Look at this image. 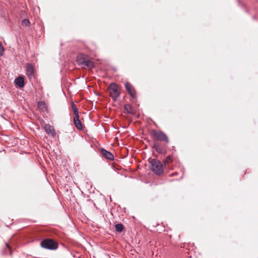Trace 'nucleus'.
I'll return each instance as SVG.
<instances>
[{
  "label": "nucleus",
  "instance_id": "nucleus-17",
  "mask_svg": "<svg viewBox=\"0 0 258 258\" xmlns=\"http://www.w3.org/2000/svg\"><path fill=\"white\" fill-rule=\"evenodd\" d=\"M124 109L127 113H132V107L130 104H125L124 106Z\"/></svg>",
  "mask_w": 258,
  "mask_h": 258
},
{
  "label": "nucleus",
  "instance_id": "nucleus-19",
  "mask_svg": "<svg viewBox=\"0 0 258 258\" xmlns=\"http://www.w3.org/2000/svg\"><path fill=\"white\" fill-rule=\"evenodd\" d=\"M4 52V48L2 44V43L0 42V55H3Z\"/></svg>",
  "mask_w": 258,
  "mask_h": 258
},
{
  "label": "nucleus",
  "instance_id": "nucleus-2",
  "mask_svg": "<svg viewBox=\"0 0 258 258\" xmlns=\"http://www.w3.org/2000/svg\"><path fill=\"white\" fill-rule=\"evenodd\" d=\"M42 247L49 249L55 250L58 248V244L56 242L51 239H45L40 242Z\"/></svg>",
  "mask_w": 258,
  "mask_h": 258
},
{
  "label": "nucleus",
  "instance_id": "nucleus-7",
  "mask_svg": "<svg viewBox=\"0 0 258 258\" xmlns=\"http://www.w3.org/2000/svg\"><path fill=\"white\" fill-rule=\"evenodd\" d=\"M153 147L155 149L156 151L159 154H166V150L161 146V145L157 142L154 143Z\"/></svg>",
  "mask_w": 258,
  "mask_h": 258
},
{
  "label": "nucleus",
  "instance_id": "nucleus-8",
  "mask_svg": "<svg viewBox=\"0 0 258 258\" xmlns=\"http://www.w3.org/2000/svg\"><path fill=\"white\" fill-rule=\"evenodd\" d=\"M101 153L102 155H103V156H104L106 159L110 161H112L114 160V156L113 155V154L111 152L107 151L106 150L103 148H101Z\"/></svg>",
  "mask_w": 258,
  "mask_h": 258
},
{
  "label": "nucleus",
  "instance_id": "nucleus-21",
  "mask_svg": "<svg viewBox=\"0 0 258 258\" xmlns=\"http://www.w3.org/2000/svg\"><path fill=\"white\" fill-rule=\"evenodd\" d=\"M72 107L73 111L78 110L77 106H76L74 102H72Z\"/></svg>",
  "mask_w": 258,
  "mask_h": 258
},
{
  "label": "nucleus",
  "instance_id": "nucleus-10",
  "mask_svg": "<svg viewBox=\"0 0 258 258\" xmlns=\"http://www.w3.org/2000/svg\"><path fill=\"white\" fill-rule=\"evenodd\" d=\"M15 82L16 84L20 88L24 86V79L22 77H19L15 79Z\"/></svg>",
  "mask_w": 258,
  "mask_h": 258
},
{
  "label": "nucleus",
  "instance_id": "nucleus-1",
  "mask_svg": "<svg viewBox=\"0 0 258 258\" xmlns=\"http://www.w3.org/2000/svg\"><path fill=\"white\" fill-rule=\"evenodd\" d=\"M151 170L155 174L160 175L163 172V166L161 162L157 159H153L150 162Z\"/></svg>",
  "mask_w": 258,
  "mask_h": 258
},
{
  "label": "nucleus",
  "instance_id": "nucleus-12",
  "mask_svg": "<svg viewBox=\"0 0 258 258\" xmlns=\"http://www.w3.org/2000/svg\"><path fill=\"white\" fill-rule=\"evenodd\" d=\"M82 67H86L89 69H92L94 67V63L88 58L87 60L84 62V64Z\"/></svg>",
  "mask_w": 258,
  "mask_h": 258
},
{
  "label": "nucleus",
  "instance_id": "nucleus-3",
  "mask_svg": "<svg viewBox=\"0 0 258 258\" xmlns=\"http://www.w3.org/2000/svg\"><path fill=\"white\" fill-rule=\"evenodd\" d=\"M153 136L154 138L161 142H165L168 143L169 141L167 135L161 131H153Z\"/></svg>",
  "mask_w": 258,
  "mask_h": 258
},
{
  "label": "nucleus",
  "instance_id": "nucleus-15",
  "mask_svg": "<svg viewBox=\"0 0 258 258\" xmlns=\"http://www.w3.org/2000/svg\"><path fill=\"white\" fill-rule=\"evenodd\" d=\"M123 229V226L121 223H117L115 225V230L117 232H121Z\"/></svg>",
  "mask_w": 258,
  "mask_h": 258
},
{
  "label": "nucleus",
  "instance_id": "nucleus-9",
  "mask_svg": "<svg viewBox=\"0 0 258 258\" xmlns=\"http://www.w3.org/2000/svg\"><path fill=\"white\" fill-rule=\"evenodd\" d=\"M44 129L45 132L48 135H51L54 136L55 135V131L53 128V127L50 125L49 124H45L44 126Z\"/></svg>",
  "mask_w": 258,
  "mask_h": 258
},
{
  "label": "nucleus",
  "instance_id": "nucleus-6",
  "mask_svg": "<svg viewBox=\"0 0 258 258\" xmlns=\"http://www.w3.org/2000/svg\"><path fill=\"white\" fill-rule=\"evenodd\" d=\"M26 74L29 79L34 75V68L31 64L27 63L26 65Z\"/></svg>",
  "mask_w": 258,
  "mask_h": 258
},
{
  "label": "nucleus",
  "instance_id": "nucleus-18",
  "mask_svg": "<svg viewBox=\"0 0 258 258\" xmlns=\"http://www.w3.org/2000/svg\"><path fill=\"white\" fill-rule=\"evenodd\" d=\"M30 24V21L28 19H24L22 22V25L23 26H28Z\"/></svg>",
  "mask_w": 258,
  "mask_h": 258
},
{
  "label": "nucleus",
  "instance_id": "nucleus-16",
  "mask_svg": "<svg viewBox=\"0 0 258 258\" xmlns=\"http://www.w3.org/2000/svg\"><path fill=\"white\" fill-rule=\"evenodd\" d=\"M172 161H173V159H172V156L170 155H168L166 157V159L163 161V162H164V165H166L167 164H168L170 162H172Z\"/></svg>",
  "mask_w": 258,
  "mask_h": 258
},
{
  "label": "nucleus",
  "instance_id": "nucleus-13",
  "mask_svg": "<svg viewBox=\"0 0 258 258\" xmlns=\"http://www.w3.org/2000/svg\"><path fill=\"white\" fill-rule=\"evenodd\" d=\"M74 122L76 127L79 130H83L82 123L79 119V118H74Z\"/></svg>",
  "mask_w": 258,
  "mask_h": 258
},
{
  "label": "nucleus",
  "instance_id": "nucleus-4",
  "mask_svg": "<svg viewBox=\"0 0 258 258\" xmlns=\"http://www.w3.org/2000/svg\"><path fill=\"white\" fill-rule=\"evenodd\" d=\"M110 94L112 98L115 100L119 96L120 93L117 90V86L114 83L110 84L109 87Z\"/></svg>",
  "mask_w": 258,
  "mask_h": 258
},
{
  "label": "nucleus",
  "instance_id": "nucleus-5",
  "mask_svg": "<svg viewBox=\"0 0 258 258\" xmlns=\"http://www.w3.org/2000/svg\"><path fill=\"white\" fill-rule=\"evenodd\" d=\"M125 88L127 91L128 93L132 98H135L136 97V92L134 89L133 88L132 85L128 82H126L125 84Z\"/></svg>",
  "mask_w": 258,
  "mask_h": 258
},
{
  "label": "nucleus",
  "instance_id": "nucleus-14",
  "mask_svg": "<svg viewBox=\"0 0 258 258\" xmlns=\"http://www.w3.org/2000/svg\"><path fill=\"white\" fill-rule=\"evenodd\" d=\"M37 104L39 109L41 111H44L47 110V106L45 102L43 101H39Z\"/></svg>",
  "mask_w": 258,
  "mask_h": 258
},
{
  "label": "nucleus",
  "instance_id": "nucleus-20",
  "mask_svg": "<svg viewBox=\"0 0 258 258\" xmlns=\"http://www.w3.org/2000/svg\"><path fill=\"white\" fill-rule=\"evenodd\" d=\"M75 116L74 118H79V114L78 111V110L73 111Z\"/></svg>",
  "mask_w": 258,
  "mask_h": 258
},
{
  "label": "nucleus",
  "instance_id": "nucleus-22",
  "mask_svg": "<svg viewBox=\"0 0 258 258\" xmlns=\"http://www.w3.org/2000/svg\"><path fill=\"white\" fill-rule=\"evenodd\" d=\"M6 246H7V248L8 249H9L10 250H11V248H10L9 245L7 243H6ZM10 254L11 255L12 254V251H10Z\"/></svg>",
  "mask_w": 258,
  "mask_h": 258
},
{
  "label": "nucleus",
  "instance_id": "nucleus-11",
  "mask_svg": "<svg viewBox=\"0 0 258 258\" xmlns=\"http://www.w3.org/2000/svg\"><path fill=\"white\" fill-rule=\"evenodd\" d=\"M88 57L84 56L83 55L81 54L79 55L77 58V61L78 62V63L80 65L82 66L84 64V62L87 60Z\"/></svg>",
  "mask_w": 258,
  "mask_h": 258
}]
</instances>
